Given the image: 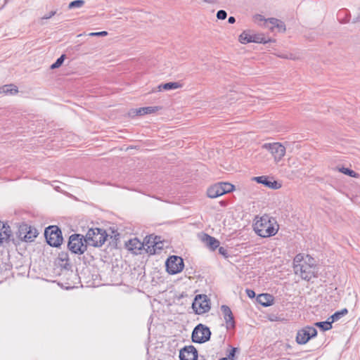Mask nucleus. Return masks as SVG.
Returning a JSON list of instances; mask_svg holds the SVG:
<instances>
[{"label": "nucleus", "instance_id": "7ed1b4c3", "mask_svg": "<svg viewBox=\"0 0 360 360\" xmlns=\"http://www.w3.org/2000/svg\"><path fill=\"white\" fill-rule=\"evenodd\" d=\"M45 238L47 243L53 247H58L63 242L61 231L56 226H50L45 229Z\"/></svg>", "mask_w": 360, "mask_h": 360}, {"label": "nucleus", "instance_id": "f257e3e1", "mask_svg": "<svg viewBox=\"0 0 360 360\" xmlns=\"http://www.w3.org/2000/svg\"><path fill=\"white\" fill-rule=\"evenodd\" d=\"M253 227L255 233L263 238L276 235L279 229L276 220L268 214L257 216L254 220Z\"/></svg>", "mask_w": 360, "mask_h": 360}, {"label": "nucleus", "instance_id": "b1692460", "mask_svg": "<svg viewBox=\"0 0 360 360\" xmlns=\"http://www.w3.org/2000/svg\"><path fill=\"white\" fill-rule=\"evenodd\" d=\"M158 110V107H143L136 110V114L139 115H143L147 114H151L156 112Z\"/></svg>", "mask_w": 360, "mask_h": 360}, {"label": "nucleus", "instance_id": "9b49d317", "mask_svg": "<svg viewBox=\"0 0 360 360\" xmlns=\"http://www.w3.org/2000/svg\"><path fill=\"white\" fill-rule=\"evenodd\" d=\"M184 266L182 258L178 256H171L166 262L167 271L170 274H176L181 272Z\"/></svg>", "mask_w": 360, "mask_h": 360}, {"label": "nucleus", "instance_id": "c756f323", "mask_svg": "<svg viewBox=\"0 0 360 360\" xmlns=\"http://www.w3.org/2000/svg\"><path fill=\"white\" fill-rule=\"evenodd\" d=\"M315 325L321 328L323 331L328 330L332 328V322L331 321H322L317 322Z\"/></svg>", "mask_w": 360, "mask_h": 360}, {"label": "nucleus", "instance_id": "f3484780", "mask_svg": "<svg viewBox=\"0 0 360 360\" xmlns=\"http://www.w3.org/2000/svg\"><path fill=\"white\" fill-rule=\"evenodd\" d=\"M143 246H144V244L143 243V242H141L139 240H138L136 238L129 240L126 243L127 248L129 250L134 252V253H136L137 251H139L142 248H143Z\"/></svg>", "mask_w": 360, "mask_h": 360}, {"label": "nucleus", "instance_id": "a878e982", "mask_svg": "<svg viewBox=\"0 0 360 360\" xmlns=\"http://www.w3.org/2000/svg\"><path fill=\"white\" fill-rule=\"evenodd\" d=\"M26 242H32L38 235L37 231L36 229L32 228L29 226V229L26 232Z\"/></svg>", "mask_w": 360, "mask_h": 360}, {"label": "nucleus", "instance_id": "ea45409f", "mask_svg": "<svg viewBox=\"0 0 360 360\" xmlns=\"http://www.w3.org/2000/svg\"><path fill=\"white\" fill-rule=\"evenodd\" d=\"M56 14V11H51L49 14L45 15L42 19H49Z\"/></svg>", "mask_w": 360, "mask_h": 360}, {"label": "nucleus", "instance_id": "4468645a", "mask_svg": "<svg viewBox=\"0 0 360 360\" xmlns=\"http://www.w3.org/2000/svg\"><path fill=\"white\" fill-rule=\"evenodd\" d=\"M158 238H155V236L150 235L146 236L143 243L144 244L143 248L146 250V252L150 255H154L157 252V243H155V240Z\"/></svg>", "mask_w": 360, "mask_h": 360}, {"label": "nucleus", "instance_id": "c85d7f7f", "mask_svg": "<svg viewBox=\"0 0 360 360\" xmlns=\"http://www.w3.org/2000/svg\"><path fill=\"white\" fill-rule=\"evenodd\" d=\"M221 186V191L223 195L232 191L234 188V186L227 182H220Z\"/></svg>", "mask_w": 360, "mask_h": 360}, {"label": "nucleus", "instance_id": "9d476101", "mask_svg": "<svg viewBox=\"0 0 360 360\" xmlns=\"http://www.w3.org/2000/svg\"><path fill=\"white\" fill-rule=\"evenodd\" d=\"M262 148L271 153L276 162L280 161L285 154V148L280 143H264Z\"/></svg>", "mask_w": 360, "mask_h": 360}, {"label": "nucleus", "instance_id": "0eeeda50", "mask_svg": "<svg viewBox=\"0 0 360 360\" xmlns=\"http://www.w3.org/2000/svg\"><path fill=\"white\" fill-rule=\"evenodd\" d=\"M192 308L198 314H202L210 309V300L205 295H198L195 297Z\"/></svg>", "mask_w": 360, "mask_h": 360}, {"label": "nucleus", "instance_id": "6e6552de", "mask_svg": "<svg viewBox=\"0 0 360 360\" xmlns=\"http://www.w3.org/2000/svg\"><path fill=\"white\" fill-rule=\"evenodd\" d=\"M239 41L242 44L248 43H266L264 36L262 34L255 33L252 31L247 30L243 32L239 36Z\"/></svg>", "mask_w": 360, "mask_h": 360}, {"label": "nucleus", "instance_id": "6ab92c4d", "mask_svg": "<svg viewBox=\"0 0 360 360\" xmlns=\"http://www.w3.org/2000/svg\"><path fill=\"white\" fill-rule=\"evenodd\" d=\"M207 195L210 198H215L223 195L221 186L219 183L215 184L207 188Z\"/></svg>", "mask_w": 360, "mask_h": 360}, {"label": "nucleus", "instance_id": "20e7f679", "mask_svg": "<svg viewBox=\"0 0 360 360\" xmlns=\"http://www.w3.org/2000/svg\"><path fill=\"white\" fill-rule=\"evenodd\" d=\"M295 274L300 275L302 279L309 281L316 277V266L314 264H307L304 261L302 264H295L293 266Z\"/></svg>", "mask_w": 360, "mask_h": 360}, {"label": "nucleus", "instance_id": "f03ea898", "mask_svg": "<svg viewBox=\"0 0 360 360\" xmlns=\"http://www.w3.org/2000/svg\"><path fill=\"white\" fill-rule=\"evenodd\" d=\"M105 230L98 228L90 229L86 234L84 242L91 246L101 247L107 238Z\"/></svg>", "mask_w": 360, "mask_h": 360}, {"label": "nucleus", "instance_id": "e433bc0d", "mask_svg": "<svg viewBox=\"0 0 360 360\" xmlns=\"http://www.w3.org/2000/svg\"><path fill=\"white\" fill-rule=\"evenodd\" d=\"M246 294L250 298H253L255 296V292L252 290H250V289L246 290Z\"/></svg>", "mask_w": 360, "mask_h": 360}, {"label": "nucleus", "instance_id": "f704fd0d", "mask_svg": "<svg viewBox=\"0 0 360 360\" xmlns=\"http://www.w3.org/2000/svg\"><path fill=\"white\" fill-rule=\"evenodd\" d=\"M304 257L301 254H298L294 258V266L295 264H302L300 262L303 260Z\"/></svg>", "mask_w": 360, "mask_h": 360}, {"label": "nucleus", "instance_id": "58836bf2", "mask_svg": "<svg viewBox=\"0 0 360 360\" xmlns=\"http://www.w3.org/2000/svg\"><path fill=\"white\" fill-rule=\"evenodd\" d=\"M219 254H221V255L223 256H225V257H227V250L223 248V247H220L219 248Z\"/></svg>", "mask_w": 360, "mask_h": 360}, {"label": "nucleus", "instance_id": "aec40b11", "mask_svg": "<svg viewBox=\"0 0 360 360\" xmlns=\"http://www.w3.org/2000/svg\"><path fill=\"white\" fill-rule=\"evenodd\" d=\"M202 240L212 250H214L219 246V241L215 238L207 234H204L202 238Z\"/></svg>", "mask_w": 360, "mask_h": 360}, {"label": "nucleus", "instance_id": "4be33fe9", "mask_svg": "<svg viewBox=\"0 0 360 360\" xmlns=\"http://www.w3.org/2000/svg\"><path fill=\"white\" fill-rule=\"evenodd\" d=\"M181 86L182 85L179 82H168L160 84L158 86V91H161L162 89L168 91L172 89H176L181 88Z\"/></svg>", "mask_w": 360, "mask_h": 360}, {"label": "nucleus", "instance_id": "39448f33", "mask_svg": "<svg viewBox=\"0 0 360 360\" xmlns=\"http://www.w3.org/2000/svg\"><path fill=\"white\" fill-rule=\"evenodd\" d=\"M69 250L75 254L82 255L86 250V243H84L83 236L80 234H73L69 238Z\"/></svg>", "mask_w": 360, "mask_h": 360}, {"label": "nucleus", "instance_id": "dca6fc26", "mask_svg": "<svg viewBox=\"0 0 360 360\" xmlns=\"http://www.w3.org/2000/svg\"><path fill=\"white\" fill-rule=\"evenodd\" d=\"M221 310L226 323V328H233L235 326V322L231 309L226 305H222L221 307Z\"/></svg>", "mask_w": 360, "mask_h": 360}, {"label": "nucleus", "instance_id": "cd10ccee", "mask_svg": "<svg viewBox=\"0 0 360 360\" xmlns=\"http://www.w3.org/2000/svg\"><path fill=\"white\" fill-rule=\"evenodd\" d=\"M348 313V311L347 309H343L340 311L335 312L333 315L330 316V319H332L331 322H335L338 321L342 316L346 315Z\"/></svg>", "mask_w": 360, "mask_h": 360}, {"label": "nucleus", "instance_id": "37998d69", "mask_svg": "<svg viewBox=\"0 0 360 360\" xmlns=\"http://www.w3.org/2000/svg\"><path fill=\"white\" fill-rule=\"evenodd\" d=\"M280 57H281V58H288V56H280Z\"/></svg>", "mask_w": 360, "mask_h": 360}, {"label": "nucleus", "instance_id": "f8f14e48", "mask_svg": "<svg viewBox=\"0 0 360 360\" xmlns=\"http://www.w3.org/2000/svg\"><path fill=\"white\" fill-rule=\"evenodd\" d=\"M179 358L181 360H197L198 352L193 346H186L180 350Z\"/></svg>", "mask_w": 360, "mask_h": 360}, {"label": "nucleus", "instance_id": "79ce46f5", "mask_svg": "<svg viewBox=\"0 0 360 360\" xmlns=\"http://www.w3.org/2000/svg\"><path fill=\"white\" fill-rule=\"evenodd\" d=\"M228 22L230 23V24H233L236 22V19L233 16H231L229 18V20H228Z\"/></svg>", "mask_w": 360, "mask_h": 360}, {"label": "nucleus", "instance_id": "473e14b6", "mask_svg": "<svg viewBox=\"0 0 360 360\" xmlns=\"http://www.w3.org/2000/svg\"><path fill=\"white\" fill-rule=\"evenodd\" d=\"M155 238H158L157 240H155V243H157V251L162 250L164 245L162 241L161 240V238L157 236H155Z\"/></svg>", "mask_w": 360, "mask_h": 360}, {"label": "nucleus", "instance_id": "c9c22d12", "mask_svg": "<svg viewBox=\"0 0 360 360\" xmlns=\"http://www.w3.org/2000/svg\"><path fill=\"white\" fill-rule=\"evenodd\" d=\"M108 34V32L105 31L98 32H91L89 34L91 37H104Z\"/></svg>", "mask_w": 360, "mask_h": 360}, {"label": "nucleus", "instance_id": "412c9836", "mask_svg": "<svg viewBox=\"0 0 360 360\" xmlns=\"http://www.w3.org/2000/svg\"><path fill=\"white\" fill-rule=\"evenodd\" d=\"M257 301L264 307L270 306L273 304V297L269 294H260L257 297Z\"/></svg>", "mask_w": 360, "mask_h": 360}, {"label": "nucleus", "instance_id": "a19ab883", "mask_svg": "<svg viewBox=\"0 0 360 360\" xmlns=\"http://www.w3.org/2000/svg\"><path fill=\"white\" fill-rule=\"evenodd\" d=\"M307 261L305 260L307 262V264H311L313 263L314 264V266H316L315 265V261L314 259V258L309 257V255L307 256Z\"/></svg>", "mask_w": 360, "mask_h": 360}, {"label": "nucleus", "instance_id": "72a5a7b5", "mask_svg": "<svg viewBox=\"0 0 360 360\" xmlns=\"http://www.w3.org/2000/svg\"><path fill=\"white\" fill-rule=\"evenodd\" d=\"M227 16V13L224 10H220L217 13V17L219 20H224Z\"/></svg>", "mask_w": 360, "mask_h": 360}, {"label": "nucleus", "instance_id": "ddd939ff", "mask_svg": "<svg viewBox=\"0 0 360 360\" xmlns=\"http://www.w3.org/2000/svg\"><path fill=\"white\" fill-rule=\"evenodd\" d=\"M12 231L10 226L0 221V246L10 241Z\"/></svg>", "mask_w": 360, "mask_h": 360}, {"label": "nucleus", "instance_id": "2eb2a0df", "mask_svg": "<svg viewBox=\"0 0 360 360\" xmlns=\"http://www.w3.org/2000/svg\"><path fill=\"white\" fill-rule=\"evenodd\" d=\"M252 180L257 181L259 184H264L265 186L273 189H278L281 187V184H279L276 181H273L271 178L270 179L265 176H255L252 178Z\"/></svg>", "mask_w": 360, "mask_h": 360}, {"label": "nucleus", "instance_id": "393cba45", "mask_svg": "<svg viewBox=\"0 0 360 360\" xmlns=\"http://www.w3.org/2000/svg\"><path fill=\"white\" fill-rule=\"evenodd\" d=\"M17 92H18V89H16V86L13 84L4 85V86L0 87V94L10 93L11 94H15Z\"/></svg>", "mask_w": 360, "mask_h": 360}, {"label": "nucleus", "instance_id": "bb28decb", "mask_svg": "<svg viewBox=\"0 0 360 360\" xmlns=\"http://www.w3.org/2000/svg\"><path fill=\"white\" fill-rule=\"evenodd\" d=\"M338 171L352 177L358 178L359 176V174L349 168L340 167L338 168Z\"/></svg>", "mask_w": 360, "mask_h": 360}, {"label": "nucleus", "instance_id": "4c0bfd02", "mask_svg": "<svg viewBox=\"0 0 360 360\" xmlns=\"http://www.w3.org/2000/svg\"><path fill=\"white\" fill-rule=\"evenodd\" d=\"M236 351V348H232L231 350L230 351L228 356L231 360H233V357L235 356Z\"/></svg>", "mask_w": 360, "mask_h": 360}, {"label": "nucleus", "instance_id": "c03bdc74", "mask_svg": "<svg viewBox=\"0 0 360 360\" xmlns=\"http://www.w3.org/2000/svg\"><path fill=\"white\" fill-rule=\"evenodd\" d=\"M220 360H228V359L227 358H222Z\"/></svg>", "mask_w": 360, "mask_h": 360}, {"label": "nucleus", "instance_id": "a211bd4d", "mask_svg": "<svg viewBox=\"0 0 360 360\" xmlns=\"http://www.w3.org/2000/svg\"><path fill=\"white\" fill-rule=\"evenodd\" d=\"M266 22L270 25V29L274 30L276 29L278 32H284L285 31V25L284 22L276 18H269L267 20Z\"/></svg>", "mask_w": 360, "mask_h": 360}, {"label": "nucleus", "instance_id": "1a4fd4ad", "mask_svg": "<svg viewBox=\"0 0 360 360\" xmlns=\"http://www.w3.org/2000/svg\"><path fill=\"white\" fill-rule=\"evenodd\" d=\"M317 330L311 326H306L297 331L296 342L299 345L306 344L311 338L316 337Z\"/></svg>", "mask_w": 360, "mask_h": 360}, {"label": "nucleus", "instance_id": "2f4dec72", "mask_svg": "<svg viewBox=\"0 0 360 360\" xmlns=\"http://www.w3.org/2000/svg\"><path fill=\"white\" fill-rule=\"evenodd\" d=\"M65 58V56L62 55L60 58H58L56 60V61L54 63H53L51 65V69H56V68H58L59 67H60L61 65L63 64V63L64 62Z\"/></svg>", "mask_w": 360, "mask_h": 360}, {"label": "nucleus", "instance_id": "7c9ffc66", "mask_svg": "<svg viewBox=\"0 0 360 360\" xmlns=\"http://www.w3.org/2000/svg\"><path fill=\"white\" fill-rule=\"evenodd\" d=\"M84 4V0H75L73 1H71L68 5L69 9H72L75 8H81Z\"/></svg>", "mask_w": 360, "mask_h": 360}, {"label": "nucleus", "instance_id": "5701e85b", "mask_svg": "<svg viewBox=\"0 0 360 360\" xmlns=\"http://www.w3.org/2000/svg\"><path fill=\"white\" fill-rule=\"evenodd\" d=\"M27 229H29V226L25 224L20 225L18 228L17 236L18 238L22 241L26 242V237L27 236L26 235V232L27 231Z\"/></svg>", "mask_w": 360, "mask_h": 360}, {"label": "nucleus", "instance_id": "423d86ee", "mask_svg": "<svg viewBox=\"0 0 360 360\" xmlns=\"http://www.w3.org/2000/svg\"><path fill=\"white\" fill-rule=\"evenodd\" d=\"M210 328L200 323L195 327L192 333V340L196 343H203L210 340Z\"/></svg>", "mask_w": 360, "mask_h": 360}]
</instances>
